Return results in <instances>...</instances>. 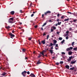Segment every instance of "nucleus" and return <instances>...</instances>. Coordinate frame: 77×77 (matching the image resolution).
I'll return each instance as SVG.
<instances>
[{"instance_id":"f257e3e1","label":"nucleus","mask_w":77,"mask_h":77,"mask_svg":"<svg viewBox=\"0 0 77 77\" xmlns=\"http://www.w3.org/2000/svg\"><path fill=\"white\" fill-rule=\"evenodd\" d=\"M27 72V71H25V70H24V71L22 72V75H23V76L26 77Z\"/></svg>"},{"instance_id":"f03ea898","label":"nucleus","mask_w":77,"mask_h":77,"mask_svg":"<svg viewBox=\"0 0 77 77\" xmlns=\"http://www.w3.org/2000/svg\"><path fill=\"white\" fill-rule=\"evenodd\" d=\"M51 13V11H46V12L45 13L44 15L45 16H47L48 14H49Z\"/></svg>"},{"instance_id":"7ed1b4c3","label":"nucleus","mask_w":77,"mask_h":77,"mask_svg":"<svg viewBox=\"0 0 77 77\" xmlns=\"http://www.w3.org/2000/svg\"><path fill=\"white\" fill-rule=\"evenodd\" d=\"M9 35L10 36H11L12 37H15V35L12 34L11 33H9Z\"/></svg>"},{"instance_id":"20e7f679","label":"nucleus","mask_w":77,"mask_h":77,"mask_svg":"<svg viewBox=\"0 0 77 77\" xmlns=\"http://www.w3.org/2000/svg\"><path fill=\"white\" fill-rule=\"evenodd\" d=\"M30 76H31L32 77H35V75L33 73H31L30 75Z\"/></svg>"},{"instance_id":"39448f33","label":"nucleus","mask_w":77,"mask_h":77,"mask_svg":"<svg viewBox=\"0 0 77 77\" xmlns=\"http://www.w3.org/2000/svg\"><path fill=\"white\" fill-rule=\"evenodd\" d=\"M76 62V60H74V61H72L71 62V64H73L74 63H75Z\"/></svg>"},{"instance_id":"423d86ee","label":"nucleus","mask_w":77,"mask_h":77,"mask_svg":"<svg viewBox=\"0 0 77 77\" xmlns=\"http://www.w3.org/2000/svg\"><path fill=\"white\" fill-rule=\"evenodd\" d=\"M40 54H41L42 55V57H44L45 56V55H44V53L43 51H42V52H40Z\"/></svg>"},{"instance_id":"0eeeda50","label":"nucleus","mask_w":77,"mask_h":77,"mask_svg":"<svg viewBox=\"0 0 77 77\" xmlns=\"http://www.w3.org/2000/svg\"><path fill=\"white\" fill-rule=\"evenodd\" d=\"M10 14L11 15H13L15 14V11H12L10 12Z\"/></svg>"},{"instance_id":"6e6552de","label":"nucleus","mask_w":77,"mask_h":77,"mask_svg":"<svg viewBox=\"0 0 77 77\" xmlns=\"http://www.w3.org/2000/svg\"><path fill=\"white\" fill-rule=\"evenodd\" d=\"M45 40H43V41H42V43H43V45L45 44Z\"/></svg>"},{"instance_id":"1a4fd4ad","label":"nucleus","mask_w":77,"mask_h":77,"mask_svg":"<svg viewBox=\"0 0 77 77\" xmlns=\"http://www.w3.org/2000/svg\"><path fill=\"white\" fill-rule=\"evenodd\" d=\"M73 52H72V51H70L69 52V55H72V54Z\"/></svg>"},{"instance_id":"9d476101","label":"nucleus","mask_w":77,"mask_h":77,"mask_svg":"<svg viewBox=\"0 0 77 77\" xmlns=\"http://www.w3.org/2000/svg\"><path fill=\"white\" fill-rule=\"evenodd\" d=\"M65 67L66 68H67L68 69H69V66L68 65H67L66 66H65Z\"/></svg>"},{"instance_id":"9b49d317","label":"nucleus","mask_w":77,"mask_h":77,"mask_svg":"<svg viewBox=\"0 0 77 77\" xmlns=\"http://www.w3.org/2000/svg\"><path fill=\"white\" fill-rule=\"evenodd\" d=\"M14 17L10 18V20H11V21H12V23H13V21H14Z\"/></svg>"},{"instance_id":"f8f14e48","label":"nucleus","mask_w":77,"mask_h":77,"mask_svg":"<svg viewBox=\"0 0 77 77\" xmlns=\"http://www.w3.org/2000/svg\"><path fill=\"white\" fill-rule=\"evenodd\" d=\"M14 17L10 18V20H11V21H12V23H13V21H14Z\"/></svg>"},{"instance_id":"ddd939ff","label":"nucleus","mask_w":77,"mask_h":77,"mask_svg":"<svg viewBox=\"0 0 77 77\" xmlns=\"http://www.w3.org/2000/svg\"><path fill=\"white\" fill-rule=\"evenodd\" d=\"M53 50H51V49H50V50H49V51L50 52V53L51 54H52L53 53Z\"/></svg>"},{"instance_id":"4468645a","label":"nucleus","mask_w":77,"mask_h":77,"mask_svg":"<svg viewBox=\"0 0 77 77\" xmlns=\"http://www.w3.org/2000/svg\"><path fill=\"white\" fill-rule=\"evenodd\" d=\"M75 69V67H72V68H71L70 69V70H73Z\"/></svg>"},{"instance_id":"2eb2a0df","label":"nucleus","mask_w":77,"mask_h":77,"mask_svg":"<svg viewBox=\"0 0 77 77\" xmlns=\"http://www.w3.org/2000/svg\"><path fill=\"white\" fill-rule=\"evenodd\" d=\"M8 22H9V23H12V21L11 20H10V18L9 19V20H8Z\"/></svg>"},{"instance_id":"dca6fc26","label":"nucleus","mask_w":77,"mask_h":77,"mask_svg":"<svg viewBox=\"0 0 77 77\" xmlns=\"http://www.w3.org/2000/svg\"><path fill=\"white\" fill-rule=\"evenodd\" d=\"M5 28H6V29H8L10 28V26H6Z\"/></svg>"},{"instance_id":"f3484780","label":"nucleus","mask_w":77,"mask_h":77,"mask_svg":"<svg viewBox=\"0 0 77 77\" xmlns=\"http://www.w3.org/2000/svg\"><path fill=\"white\" fill-rule=\"evenodd\" d=\"M41 63V62L39 61H38L37 63V64H40Z\"/></svg>"},{"instance_id":"a211bd4d","label":"nucleus","mask_w":77,"mask_h":77,"mask_svg":"<svg viewBox=\"0 0 77 77\" xmlns=\"http://www.w3.org/2000/svg\"><path fill=\"white\" fill-rule=\"evenodd\" d=\"M69 18H68L66 19H65V20H64V21H69Z\"/></svg>"},{"instance_id":"6ab92c4d","label":"nucleus","mask_w":77,"mask_h":77,"mask_svg":"<svg viewBox=\"0 0 77 77\" xmlns=\"http://www.w3.org/2000/svg\"><path fill=\"white\" fill-rule=\"evenodd\" d=\"M46 24H47L46 23H44L43 24V25L42 26V27H43V26H45L46 25Z\"/></svg>"},{"instance_id":"aec40b11","label":"nucleus","mask_w":77,"mask_h":77,"mask_svg":"<svg viewBox=\"0 0 77 77\" xmlns=\"http://www.w3.org/2000/svg\"><path fill=\"white\" fill-rule=\"evenodd\" d=\"M66 50L67 51H70V48H67L66 49Z\"/></svg>"},{"instance_id":"412c9836","label":"nucleus","mask_w":77,"mask_h":77,"mask_svg":"<svg viewBox=\"0 0 77 77\" xmlns=\"http://www.w3.org/2000/svg\"><path fill=\"white\" fill-rule=\"evenodd\" d=\"M6 74V73H5V72H4L3 73L2 75H5V74Z\"/></svg>"},{"instance_id":"4be33fe9","label":"nucleus","mask_w":77,"mask_h":77,"mask_svg":"<svg viewBox=\"0 0 77 77\" xmlns=\"http://www.w3.org/2000/svg\"><path fill=\"white\" fill-rule=\"evenodd\" d=\"M64 42H65V40L64 39H63V40L62 41L61 43L62 44H63V43Z\"/></svg>"},{"instance_id":"5701e85b","label":"nucleus","mask_w":77,"mask_h":77,"mask_svg":"<svg viewBox=\"0 0 77 77\" xmlns=\"http://www.w3.org/2000/svg\"><path fill=\"white\" fill-rule=\"evenodd\" d=\"M72 56L71 57H69V58H70V60L71 61L72 60Z\"/></svg>"},{"instance_id":"b1692460","label":"nucleus","mask_w":77,"mask_h":77,"mask_svg":"<svg viewBox=\"0 0 77 77\" xmlns=\"http://www.w3.org/2000/svg\"><path fill=\"white\" fill-rule=\"evenodd\" d=\"M57 41L54 39V42L56 44V43H57Z\"/></svg>"},{"instance_id":"393cba45","label":"nucleus","mask_w":77,"mask_h":77,"mask_svg":"<svg viewBox=\"0 0 77 77\" xmlns=\"http://www.w3.org/2000/svg\"><path fill=\"white\" fill-rule=\"evenodd\" d=\"M59 40H62V37H59Z\"/></svg>"},{"instance_id":"a878e982","label":"nucleus","mask_w":77,"mask_h":77,"mask_svg":"<svg viewBox=\"0 0 77 77\" xmlns=\"http://www.w3.org/2000/svg\"><path fill=\"white\" fill-rule=\"evenodd\" d=\"M77 49V48H73V50L74 51H76Z\"/></svg>"},{"instance_id":"bb28decb","label":"nucleus","mask_w":77,"mask_h":77,"mask_svg":"<svg viewBox=\"0 0 77 77\" xmlns=\"http://www.w3.org/2000/svg\"><path fill=\"white\" fill-rule=\"evenodd\" d=\"M28 39L30 41L32 39V37H29L28 38Z\"/></svg>"},{"instance_id":"cd10ccee","label":"nucleus","mask_w":77,"mask_h":77,"mask_svg":"<svg viewBox=\"0 0 77 77\" xmlns=\"http://www.w3.org/2000/svg\"><path fill=\"white\" fill-rule=\"evenodd\" d=\"M22 51L23 52H25L26 51V50L25 49H23Z\"/></svg>"},{"instance_id":"c85d7f7f","label":"nucleus","mask_w":77,"mask_h":77,"mask_svg":"<svg viewBox=\"0 0 77 77\" xmlns=\"http://www.w3.org/2000/svg\"><path fill=\"white\" fill-rule=\"evenodd\" d=\"M42 56V55L40 54H39L38 56V58H40Z\"/></svg>"},{"instance_id":"c756f323","label":"nucleus","mask_w":77,"mask_h":77,"mask_svg":"<svg viewBox=\"0 0 77 77\" xmlns=\"http://www.w3.org/2000/svg\"><path fill=\"white\" fill-rule=\"evenodd\" d=\"M61 22H58V23H57L58 24V25H60V24H61Z\"/></svg>"},{"instance_id":"7c9ffc66","label":"nucleus","mask_w":77,"mask_h":77,"mask_svg":"<svg viewBox=\"0 0 77 77\" xmlns=\"http://www.w3.org/2000/svg\"><path fill=\"white\" fill-rule=\"evenodd\" d=\"M63 61H60V63L61 64H63Z\"/></svg>"},{"instance_id":"2f4dec72","label":"nucleus","mask_w":77,"mask_h":77,"mask_svg":"<svg viewBox=\"0 0 77 77\" xmlns=\"http://www.w3.org/2000/svg\"><path fill=\"white\" fill-rule=\"evenodd\" d=\"M55 47H58V48H59V46H58V44H56Z\"/></svg>"},{"instance_id":"473e14b6","label":"nucleus","mask_w":77,"mask_h":77,"mask_svg":"<svg viewBox=\"0 0 77 77\" xmlns=\"http://www.w3.org/2000/svg\"><path fill=\"white\" fill-rule=\"evenodd\" d=\"M68 13H69L70 14H73L71 12H69V11H68Z\"/></svg>"},{"instance_id":"72a5a7b5","label":"nucleus","mask_w":77,"mask_h":77,"mask_svg":"<svg viewBox=\"0 0 77 77\" xmlns=\"http://www.w3.org/2000/svg\"><path fill=\"white\" fill-rule=\"evenodd\" d=\"M74 43H75V42H72V46L74 45Z\"/></svg>"},{"instance_id":"f704fd0d","label":"nucleus","mask_w":77,"mask_h":77,"mask_svg":"<svg viewBox=\"0 0 77 77\" xmlns=\"http://www.w3.org/2000/svg\"><path fill=\"white\" fill-rule=\"evenodd\" d=\"M69 48H70V50L71 49H73V47H70Z\"/></svg>"},{"instance_id":"c9c22d12","label":"nucleus","mask_w":77,"mask_h":77,"mask_svg":"<svg viewBox=\"0 0 77 77\" xmlns=\"http://www.w3.org/2000/svg\"><path fill=\"white\" fill-rule=\"evenodd\" d=\"M53 28L54 29H56V27H55L54 26H53Z\"/></svg>"},{"instance_id":"e433bc0d","label":"nucleus","mask_w":77,"mask_h":77,"mask_svg":"<svg viewBox=\"0 0 77 77\" xmlns=\"http://www.w3.org/2000/svg\"><path fill=\"white\" fill-rule=\"evenodd\" d=\"M50 45L51 46H52L53 45V44L52 43H51Z\"/></svg>"},{"instance_id":"4c0bfd02","label":"nucleus","mask_w":77,"mask_h":77,"mask_svg":"<svg viewBox=\"0 0 77 77\" xmlns=\"http://www.w3.org/2000/svg\"><path fill=\"white\" fill-rule=\"evenodd\" d=\"M60 14H57V16L58 17H59V16H60Z\"/></svg>"},{"instance_id":"58836bf2","label":"nucleus","mask_w":77,"mask_h":77,"mask_svg":"<svg viewBox=\"0 0 77 77\" xmlns=\"http://www.w3.org/2000/svg\"><path fill=\"white\" fill-rule=\"evenodd\" d=\"M49 37V35H48L47 36V39L48 40V38Z\"/></svg>"},{"instance_id":"ea45409f","label":"nucleus","mask_w":77,"mask_h":77,"mask_svg":"<svg viewBox=\"0 0 77 77\" xmlns=\"http://www.w3.org/2000/svg\"><path fill=\"white\" fill-rule=\"evenodd\" d=\"M46 35V34H45V32H44L43 34V36H44Z\"/></svg>"},{"instance_id":"a19ab883","label":"nucleus","mask_w":77,"mask_h":77,"mask_svg":"<svg viewBox=\"0 0 77 77\" xmlns=\"http://www.w3.org/2000/svg\"><path fill=\"white\" fill-rule=\"evenodd\" d=\"M64 17V16H61V19H63Z\"/></svg>"},{"instance_id":"79ce46f5","label":"nucleus","mask_w":77,"mask_h":77,"mask_svg":"<svg viewBox=\"0 0 77 77\" xmlns=\"http://www.w3.org/2000/svg\"><path fill=\"white\" fill-rule=\"evenodd\" d=\"M43 53H45V52H47V51H45V50L44 51L43 50Z\"/></svg>"},{"instance_id":"37998d69","label":"nucleus","mask_w":77,"mask_h":77,"mask_svg":"<svg viewBox=\"0 0 77 77\" xmlns=\"http://www.w3.org/2000/svg\"><path fill=\"white\" fill-rule=\"evenodd\" d=\"M45 51H48V49H47V48H45Z\"/></svg>"},{"instance_id":"c03bdc74","label":"nucleus","mask_w":77,"mask_h":77,"mask_svg":"<svg viewBox=\"0 0 77 77\" xmlns=\"http://www.w3.org/2000/svg\"><path fill=\"white\" fill-rule=\"evenodd\" d=\"M59 63H58V62H57V63H56V65H59Z\"/></svg>"},{"instance_id":"a18cd8bd","label":"nucleus","mask_w":77,"mask_h":77,"mask_svg":"<svg viewBox=\"0 0 77 77\" xmlns=\"http://www.w3.org/2000/svg\"><path fill=\"white\" fill-rule=\"evenodd\" d=\"M26 73H27V74H30V72L29 71H28Z\"/></svg>"},{"instance_id":"49530a36","label":"nucleus","mask_w":77,"mask_h":77,"mask_svg":"<svg viewBox=\"0 0 77 77\" xmlns=\"http://www.w3.org/2000/svg\"><path fill=\"white\" fill-rule=\"evenodd\" d=\"M60 21V20H59V19H57V22H59Z\"/></svg>"},{"instance_id":"de8ad7c7","label":"nucleus","mask_w":77,"mask_h":77,"mask_svg":"<svg viewBox=\"0 0 77 77\" xmlns=\"http://www.w3.org/2000/svg\"><path fill=\"white\" fill-rule=\"evenodd\" d=\"M34 14H31V17H33L34 16Z\"/></svg>"},{"instance_id":"09e8293b","label":"nucleus","mask_w":77,"mask_h":77,"mask_svg":"<svg viewBox=\"0 0 77 77\" xmlns=\"http://www.w3.org/2000/svg\"><path fill=\"white\" fill-rule=\"evenodd\" d=\"M56 44H55V43L54 42V43L53 44V45L55 46V45Z\"/></svg>"},{"instance_id":"8fccbe9b","label":"nucleus","mask_w":77,"mask_h":77,"mask_svg":"<svg viewBox=\"0 0 77 77\" xmlns=\"http://www.w3.org/2000/svg\"><path fill=\"white\" fill-rule=\"evenodd\" d=\"M62 54H65V52H62Z\"/></svg>"},{"instance_id":"3c124183","label":"nucleus","mask_w":77,"mask_h":77,"mask_svg":"<svg viewBox=\"0 0 77 77\" xmlns=\"http://www.w3.org/2000/svg\"><path fill=\"white\" fill-rule=\"evenodd\" d=\"M44 14H42V18H44Z\"/></svg>"},{"instance_id":"603ef678","label":"nucleus","mask_w":77,"mask_h":77,"mask_svg":"<svg viewBox=\"0 0 77 77\" xmlns=\"http://www.w3.org/2000/svg\"><path fill=\"white\" fill-rule=\"evenodd\" d=\"M38 27V26L36 25V26H35L34 27H35V28H36Z\"/></svg>"},{"instance_id":"864d4df0","label":"nucleus","mask_w":77,"mask_h":77,"mask_svg":"<svg viewBox=\"0 0 77 77\" xmlns=\"http://www.w3.org/2000/svg\"><path fill=\"white\" fill-rule=\"evenodd\" d=\"M66 33L67 34H69V31H67L66 32Z\"/></svg>"},{"instance_id":"5fc2aeb1","label":"nucleus","mask_w":77,"mask_h":77,"mask_svg":"<svg viewBox=\"0 0 77 77\" xmlns=\"http://www.w3.org/2000/svg\"><path fill=\"white\" fill-rule=\"evenodd\" d=\"M76 21H77V20L76 19L73 20V22H76Z\"/></svg>"},{"instance_id":"6e6d98bb","label":"nucleus","mask_w":77,"mask_h":77,"mask_svg":"<svg viewBox=\"0 0 77 77\" xmlns=\"http://www.w3.org/2000/svg\"><path fill=\"white\" fill-rule=\"evenodd\" d=\"M67 60H68V61H71L70 58H69V59H67Z\"/></svg>"},{"instance_id":"4d7b16f0","label":"nucleus","mask_w":77,"mask_h":77,"mask_svg":"<svg viewBox=\"0 0 77 77\" xmlns=\"http://www.w3.org/2000/svg\"><path fill=\"white\" fill-rule=\"evenodd\" d=\"M68 38H68V36H66V39H67V40L68 39Z\"/></svg>"},{"instance_id":"13d9d810","label":"nucleus","mask_w":77,"mask_h":77,"mask_svg":"<svg viewBox=\"0 0 77 77\" xmlns=\"http://www.w3.org/2000/svg\"><path fill=\"white\" fill-rule=\"evenodd\" d=\"M57 34H60V32H57Z\"/></svg>"},{"instance_id":"bf43d9fd","label":"nucleus","mask_w":77,"mask_h":77,"mask_svg":"<svg viewBox=\"0 0 77 77\" xmlns=\"http://www.w3.org/2000/svg\"><path fill=\"white\" fill-rule=\"evenodd\" d=\"M25 59L26 60H27V59H28V58L27 57H25Z\"/></svg>"},{"instance_id":"052dcab7","label":"nucleus","mask_w":77,"mask_h":77,"mask_svg":"<svg viewBox=\"0 0 77 77\" xmlns=\"http://www.w3.org/2000/svg\"><path fill=\"white\" fill-rule=\"evenodd\" d=\"M51 49H53V46H52L51 48Z\"/></svg>"},{"instance_id":"680f3d73","label":"nucleus","mask_w":77,"mask_h":77,"mask_svg":"<svg viewBox=\"0 0 77 77\" xmlns=\"http://www.w3.org/2000/svg\"><path fill=\"white\" fill-rule=\"evenodd\" d=\"M14 32H15V31H14V30H13V31H12V32L13 33H14Z\"/></svg>"},{"instance_id":"e2e57ef3","label":"nucleus","mask_w":77,"mask_h":77,"mask_svg":"<svg viewBox=\"0 0 77 77\" xmlns=\"http://www.w3.org/2000/svg\"><path fill=\"white\" fill-rule=\"evenodd\" d=\"M53 29H51V32H53Z\"/></svg>"},{"instance_id":"0e129e2a","label":"nucleus","mask_w":77,"mask_h":77,"mask_svg":"<svg viewBox=\"0 0 77 77\" xmlns=\"http://www.w3.org/2000/svg\"><path fill=\"white\" fill-rule=\"evenodd\" d=\"M55 48L56 49V50H57V49H58V48Z\"/></svg>"},{"instance_id":"69168bd1","label":"nucleus","mask_w":77,"mask_h":77,"mask_svg":"<svg viewBox=\"0 0 77 77\" xmlns=\"http://www.w3.org/2000/svg\"><path fill=\"white\" fill-rule=\"evenodd\" d=\"M20 12L21 13H23L22 10H20Z\"/></svg>"},{"instance_id":"338daca9","label":"nucleus","mask_w":77,"mask_h":77,"mask_svg":"<svg viewBox=\"0 0 77 77\" xmlns=\"http://www.w3.org/2000/svg\"><path fill=\"white\" fill-rule=\"evenodd\" d=\"M57 25H58V23H56V26H57Z\"/></svg>"},{"instance_id":"774afa93","label":"nucleus","mask_w":77,"mask_h":77,"mask_svg":"<svg viewBox=\"0 0 77 77\" xmlns=\"http://www.w3.org/2000/svg\"><path fill=\"white\" fill-rule=\"evenodd\" d=\"M72 65H70V67H72Z\"/></svg>"}]
</instances>
